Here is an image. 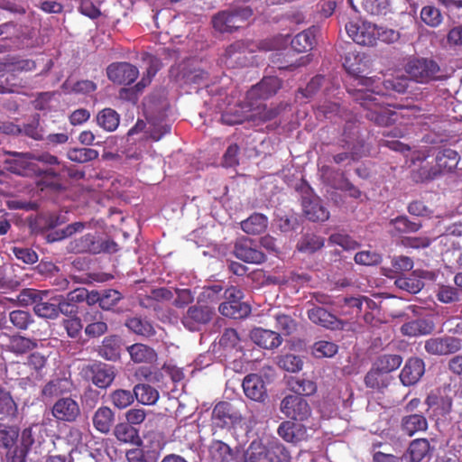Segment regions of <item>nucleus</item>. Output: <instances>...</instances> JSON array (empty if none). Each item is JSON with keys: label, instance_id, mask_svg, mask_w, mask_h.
Instances as JSON below:
<instances>
[{"label": "nucleus", "instance_id": "nucleus-63", "mask_svg": "<svg viewBox=\"0 0 462 462\" xmlns=\"http://www.w3.org/2000/svg\"><path fill=\"white\" fill-rule=\"evenodd\" d=\"M122 299L118 291L108 289L101 291L100 307L103 310H110Z\"/></svg>", "mask_w": 462, "mask_h": 462}, {"label": "nucleus", "instance_id": "nucleus-54", "mask_svg": "<svg viewBox=\"0 0 462 462\" xmlns=\"http://www.w3.org/2000/svg\"><path fill=\"white\" fill-rule=\"evenodd\" d=\"M390 225L397 233H414L421 227V224L411 222L405 216L392 219Z\"/></svg>", "mask_w": 462, "mask_h": 462}, {"label": "nucleus", "instance_id": "nucleus-60", "mask_svg": "<svg viewBox=\"0 0 462 462\" xmlns=\"http://www.w3.org/2000/svg\"><path fill=\"white\" fill-rule=\"evenodd\" d=\"M17 410L16 404L9 392L0 388V413L13 416Z\"/></svg>", "mask_w": 462, "mask_h": 462}, {"label": "nucleus", "instance_id": "nucleus-51", "mask_svg": "<svg viewBox=\"0 0 462 462\" xmlns=\"http://www.w3.org/2000/svg\"><path fill=\"white\" fill-rule=\"evenodd\" d=\"M66 93L90 94L97 89V85L91 80H80L74 84L66 81L62 85Z\"/></svg>", "mask_w": 462, "mask_h": 462}, {"label": "nucleus", "instance_id": "nucleus-31", "mask_svg": "<svg viewBox=\"0 0 462 462\" xmlns=\"http://www.w3.org/2000/svg\"><path fill=\"white\" fill-rule=\"evenodd\" d=\"M278 434L287 442H297L306 437V429L300 424L283 421L278 428Z\"/></svg>", "mask_w": 462, "mask_h": 462}, {"label": "nucleus", "instance_id": "nucleus-29", "mask_svg": "<svg viewBox=\"0 0 462 462\" xmlns=\"http://www.w3.org/2000/svg\"><path fill=\"white\" fill-rule=\"evenodd\" d=\"M434 329V323L428 319H417L405 322L401 327V332L404 336L418 337L430 334Z\"/></svg>", "mask_w": 462, "mask_h": 462}, {"label": "nucleus", "instance_id": "nucleus-18", "mask_svg": "<svg viewBox=\"0 0 462 462\" xmlns=\"http://www.w3.org/2000/svg\"><path fill=\"white\" fill-rule=\"evenodd\" d=\"M234 254L236 258L249 263H261L265 260L264 254L258 250L251 239L241 238L234 246Z\"/></svg>", "mask_w": 462, "mask_h": 462}, {"label": "nucleus", "instance_id": "nucleus-48", "mask_svg": "<svg viewBox=\"0 0 462 462\" xmlns=\"http://www.w3.org/2000/svg\"><path fill=\"white\" fill-rule=\"evenodd\" d=\"M98 157V152L92 148H74L68 152V158L76 162L84 163Z\"/></svg>", "mask_w": 462, "mask_h": 462}, {"label": "nucleus", "instance_id": "nucleus-9", "mask_svg": "<svg viewBox=\"0 0 462 462\" xmlns=\"http://www.w3.org/2000/svg\"><path fill=\"white\" fill-rule=\"evenodd\" d=\"M281 411L294 420L304 421L311 415V410L307 401L299 395H287L281 402Z\"/></svg>", "mask_w": 462, "mask_h": 462}, {"label": "nucleus", "instance_id": "nucleus-28", "mask_svg": "<svg viewBox=\"0 0 462 462\" xmlns=\"http://www.w3.org/2000/svg\"><path fill=\"white\" fill-rule=\"evenodd\" d=\"M431 447L426 439H417L410 443L408 450L404 455L407 462H421L430 455Z\"/></svg>", "mask_w": 462, "mask_h": 462}, {"label": "nucleus", "instance_id": "nucleus-42", "mask_svg": "<svg viewBox=\"0 0 462 462\" xmlns=\"http://www.w3.org/2000/svg\"><path fill=\"white\" fill-rule=\"evenodd\" d=\"M143 60L148 65L146 75L143 77L140 82L136 84L137 90H142L152 81V77L155 76L161 68L160 60L150 54H145Z\"/></svg>", "mask_w": 462, "mask_h": 462}, {"label": "nucleus", "instance_id": "nucleus-12", "mask_svg": "<svg viewBox=\"0 0 462 462\" xmlns=\"http://www.w3.org/2000/svg\"><path fill=\"white\" fill-rule=\"evenodd\" d=\"M242 415L239 411L227 402H218L212 411V422L218 428H230L239 424Z\"/></svg>", "mask_w": 462, "mask_h": 462}, {"label": "nucleus", "instance_id": "nucleus-57", "mask_svg": "<svg viewBox=\"0 0 462 462\" xmlns=\"http://www.w3.org/2000/svg\"><path fill=\"white\" fill-rule=\"evenodd\" d=\"M278 365L283 370L296 373L302 369L303 362L300 356L288 354L279 358Z\"/></svg>", "mask_w": 462, "mask_h": 462}, {"label": "nucleus", "instance_id": "nucleus-3", "mask_svg": "<svg viewBox=\"0 0 462 462\" xmlns=\"http://www.w3.org/2000/svg\"><path fill=\"white\" fill-rule=\"evenodd\" d=\"M287 43V39L265 41L259 44L254 42H236L226 50V56L227 59L226 62H228L229 66H234L235 64L246 66L249 63H252V61L246 57V54L254 52L255 48H258L260 51H267L281 49Z\"/></svg>", "mask_w": 462, "mask_h": 462}, {"label": "nucleus", "instance_id": "nucleus-55", "mask_svg": "<svg viewBox=\"0 0 462 462\" xmlns=\"http://www.w3.org/2000/svg\"><path fill=\"white\" fill-rule=\"evenodd\" d=\"M135 396L134 392L128 390H116L111 393V401L118 409H125L134 402Z\"/></svg>", "mask_w": 462, "mask_h": 462}, {"label": "nucleus", "instance_id": "nucleus-14", "mask_svg": "<svg viewBox=\"0 0 462 462\" xmlns=\"http://www.w3.org/2000/svg\"><path fill=\"white\" fill-rule=\"evenodd\" d=\"M215 309L209 305L189 307L182 318V324L190 331L199 330L201 325L210 321Z\"/></svg>", "mask_w": 462, "mask_h": 462}, {"label": "nucleus", "instance_id": "nucleus-16", "mask_svg": "<svg viewBox=\"0 0 462 462\" xmlns=\"http://www.w3.org/2000/svg\"><path fill=\"white\" fill-rule=\"evenodd\" d=\"M108 79L118 85H130L138 77V69L127 62H116L106 69Z\"/></svg>", "mask_w": 462, "mask_h": 462}, {"label": "nucleus", "instance_id": "nucleus-59", "mask_svg": "<svg viewBox=\"0 0 462 462\" xmlns=\"http://www.w3.org/2000/svg\"><path fill=\"white\" fill-rule=\"evenodd\" d=\"M421 20L431 27H437L442 22L440 11L431 5L424 6L420 12Z\"/></svg>", "mask_w": 462, "mask_h": 462}, {"label": "nucleus", "instance_id": "nucleus-5", "mask_svg": "<svg viewBox=\"0 0 462 462\" xmlns=\"http://www.w3.org/2000/svg\"><path fill=\"white\" fill-rule=\"evenodd\" d=\"M224 297L226 300L218 307V310L223 316L232 319H243L250 313V306L242 301L244 293L240 289L235 286L226 288L224 291Z\"/></svg>", "mask_w": 462, "mask_h": 462}, {"label": "nucleus", "instance_id": "nucleus-39", "mask_svg": "<svg viewBox=\"0 0 462 462\" xmlns=\"http://www.w3.org/2000/svg\"><path fill=\"white\" fill-rule=\"evenodd\" d=\"M136 400L144 405H152L159 399V392L149 384L140 383L134 388Z\"/></svg>", "mask_w": 462, "mask_h": 462}, {"label": "nucleus", "instance_id": "nucleus-56", "mask_svg": "<svg viewBox=\"0 0 462 462\" xmlns=\"http://www.w3.org/2000/svg\"><path fill=\"white\" fill-rule=\"evenodd\" d=\"M340 113L341 110L339 106L337 103L330 101H324L322 104L319 105L316 109V116L319 119H332L337 115L342 116Z\"/></svg>", "mask_w": 462, "mask_h": 462}, {"label": "nucleus", "instance_id": "nucleus-6", "mask_svg": "<svg viewBox=\"0 0 462 462\" xmlns=\"http://www.w3.org/2000/svg\"><path fill=\"white\" fill-rule=\"evenodd\" d=\"M459 155L452 149H443L436 156V166L431 168L422 167L419 171L421 181L433 180L440 174L451 172L458 163Z\"/></svg>", "mask_w": 462, "mask_h": 462}, {"label": "nucleus", "instance_id": "nucleus-40", "mask_svg": "<svg viewBox=\"0 0 462 462\" xmlns=\"http://www.w3.org/2000/svg\"><path fill=\"white\" fill-rule=\"evenodd\" d=\"M396 287L399 289L405 291L409 293H418L421 291L424 286L421 279L417 275V272H414L409 277H399L394 282Z\"/></svg>", "mask_w": 462, "mask_h": 462}, {"label": "nucleus", "instance_id": "nucleus-4", "mask_svg": "<svg viewBox=\"0 0 462 462\" xmlns=\"http://www.w3.org/2000/svg\"><path fill=\"white\" fill-rule=\"evenodd\" d=\"M406 72L411 79L426 84L433 80H441L439 66L432 60L413 59L406 65Z\"/></svg>", "mask_w": 462, "mask_h": 462}, {"label": "nucleus", "instance_id": "nucleus-2", "mask_svg": "<svg viewBox=\"0 0 462 462\" xmlns=\"http://www.w3.org/2000/svg\"><path fill=\"white\" fill-rule=\"evenodd\" d=\"M343 66L349 74L356 77L358 88L355 90V99L367 110L365 116L378 125H388L395 122L396 113L382 105L381 99L384 93L375 90L378 88L375 80L372 78L360 77L362 69L359 65L351 62L350 56L345 58Z\"/></svg>", "mask_w": 462, "mask_h": 462}, {"label": "nucleus", "instance_id": "nucleus-62", "mask_svg": "<svg viewBox=\"0 0 462 462\" xmlns=\"http://www.w3.org/2000/svg\"><path fill=\"white\" fill-rule=\"evenodd\" d=\"M381 261H382L381 254H379L378 253H376L374 251L365 250V251L358 252L355 255V262L357 264L370 266V265L378 264L381 263Z\"/></svg>", "mask_w": 462, "mask_h": 462}, {"label": "nucleus", "instance_id": "nucleus-21", "mask_svg": "<svg viewBox=\"0 0 462 462\" xmlns=\"http://www.w3.org/2000/svg\"><path fill=\"white\" fill-rule=\"evenodd\" d=\"M341 305L343 312L349 315H357L361 311L374 312L377 310V304L374 300L362 297H346L343 298Z\"/></svg>", "mask_w": 462, "mask_h": 462}, {"label": "nucleus", "instance_id": "nucleus-46", "mask_svg": "<svg viewBox=\"0 0 462 462\" xmlns=\"http://www.w3.org/2000/svg\"><path fill=\"white\" fill-rule=\"evenodd\" d=\"M289 387L291 391L295 393V395H311L316 393V383L311 380L292 378L289 381Z\"/></svg>", "mask_w": 462, "mask_h": 462}, {"label": "nucleus", "instance_id": "nucleus-22", "mask_svg": "<svg viewBox=\"0 0 462 462\" xmlns=\"http://www.w3.org/2000/svg\"><path fill=\"white\" fill-rule=\"evenodd\" d=\"M308 317L313 323L328 329H337L342 327L340 320L322 307L314 306L309 309Z\"/></svg>", "mask_w": 462, "mask_h": 462}, {"label": "nucleus", "instance_id": "nucleus-36", "mask_svg": "<svg viewBox=\"0 0 462 462\" xmlns=\"http://www.w3.org/2000/svg\"><path fill=\"white\" fill-rule=\"evenodd\" d=\"M241 228L249 235H258L265 231L268 226V218L263 214L254 213L241 222Z\"/></svg>", "mask_w": 462, "mask_h": 462}, {"label": "nucleus", "instance_id": "nucleus-41", "mask_svg": "<svg viewBox=\"0 0 462 462\" xmlns=\"http://www.w3.org/2000/svg\"><path fill=\"white\" fill-rule=\"evenodd\" d=\"M324 245V239L314 234H306L302 236L297 245L300 252L312 254Z\"/></svg>", "mask_w": 462, "mask_h": 462}, {"label": "nucleus", "instance_id": "nucleus-20", "mask_svg": "<svg viewBox=\"0 0 462 462\" xmlns=\"http://www.w3.org/2000/svg\"><path fill=\"white\" fill-rule=\"evenodd\" d=\"M425 373V363L421 358L410 357L404 364L399 378L404 386L416 384Z\"/></svg>", "mask_w": 462, "mask_h": 462}, {"label": "nucleus", "instance_id": "nucleus-13", "mask_svg": "<svg viewBox=\"0 0 462 462\" xmlns=\"http://www.w3.org/2000/svg\"><path fill=\"white\" fill-rule=\"evenodd\" d=\"M461 340L455 337L444 336L430 337L425 341V351L433 356H447L459 351Z\"/></svg>", "mask_w": 462, "mask_h": 462}, {"label": "nucleus", "instance_id": "nucleus-53", "mask_svg": "<svg viewBox=\"0 0 462 462\" xmlns=\"http://www.w3.org/2000/svg\"><path fill=\"white\" fill-rule=\"evenodd\" d=\"M222 291L223 287L220 283L204 287L199 297V303H205V305H208L210 303L217 302L221 298Z\"/></svg>", "mask_w": 462, "mask_h": 462}, {"label": "nucleus", "instance_id": "nucleus-44", "mask_svg": "<svg viewBox=\"0 0 462 462\" xmlns=\"http://www.w3.org/2000/svg\"><path fill=\"white\" fill-rule=\"evenodd\" d=\"M125 325L131 331L140 336L151 337L154 334L152 325L148 320L139 317L128 319Z\"/></svg>", "mask_w": 462, "mask_h": 462}, {"label": "nucleus", "instance_id": "nucleus-37", "mask_svg": "<svg viewBox=\"0 0 462 462\" xmlns=\"http://www.w3.org/2000/svg\"><path fill=\"white\" fill-rule=\"evenodd\" d=\"M99 355L106 360L116 361L120 356V339L116 336L104 338L99 347Z\"/></svg>", "mask_w": 462, "mask_h": 462}, {"label": "nucleus", "instance_id": "nucleus-52", "mask_svg": "<svg viewBox=\"0 0 462 462\" xmlns=\"http://www.w3.org/2000/svg\"><path fill=\"white\" fill-rule=\"evenodd\" d=\"M18 429L14 426L0 424V447L10 448L17 441Z\"/></svg>", "mask_w": 462, "mask_h": 462}, {"label": "nucleus", "instance_id": "nucleus-10", "mask_svg": "<svg viewBox=\"0 0 462 462\" xmlns=\"http://www.w3.org/2000/svg\"><path fill=\"white\" fill-rule=\"evenodd\" d=\"M143 131L145 132L150 139L157 142L171 132V125L162 117H149L147 118V123L138 120L134 126L128 131V136Z\"/></svg>", "mask_w": 462, "mask_h": 462}, {"label": "nucleus", "instance_id": "nucleus-23", "mask_svg": "<svg viewBox=\"0 0 462 462\" xmlns=\"http://www.w3.org/2000/svg\"><path fill=\"white\" fill-rule=\"evenodd\" d=\"M250 337L254 344L266 349L276 348L282 344V337L277 332L261 328H254Z\"/></svg>", "mask_w": 462, "mask_h": 462}, {"label": "nucleus", "instance_id": "nucleus-32", "mask_svg": "<svg viewBox=\"0 0 462 462\" xmlns=\"http://www.w3.org/2000/svg\"><path fill=\"white\" fill-rule=\"evenodd\" d=\"M131 359L137 364H152L157 360V354L152 347L143 344H134L127 347Z\"/></svg>", "mask_w": 462, "mask_h": 462}, {"label": "nucleus", "instance_id": "nucleus-43", "mask_svg": "<svg viewBox=\"0 0 462 462\" xmlns=\"http://www.w3.org/2000/svg\"><path fill=\"white\" fill-rule=\"evenodd\" d=\"M402 363V357L397 354H385L380 356L376 362L375 366L383 371L384 374H389L398 369Z\"/></svg>", "mask_w": 462, "mask_h": 462}, {"label": "nucleus", "instance_id": "nucleus-35", "mask_svg": "<svg viewBox=\"0 0 462 462\" xmlns=\"http://www.w3.org/2000/svg\"><path fill=\"white\" fill-rule=\"evenodd\" d=\"M37 341L23 336L15 335L9 338L5 348L17 356L23 355L36 348Z\"/></svg>", "mask_w": 462, "mask_h": 462}, {"label": "nucleus", "instance_id": "nucleus-25", "mask_svg": "<svg viewBox=\"0 0 462 462\" xmlns=\"http://www.w3.org/2000/svg\"><path fill=\"white\" fill-rule=\"evenodd\" d=\"M236 452L221 440H214L208 447L210 462H236Z\"/></svg>", "mask_w": 462, "mask_h": 462}, {"label": "nucleus", "instance_id": "nucleus-64", "mask_svg": "<svg viewBox=\"0 0 462 462\" xmlns=\"http://www.w3.org/2000/svg\"><path fill=\"white\" fill-rule=\"evenodd\" d=\"M270 462H288L289 453L281 444L273 445L265 453Z\"/></svg>", "mask_w": 462, "mask_h": 462}, {"label": "nucleus", "instance_id": "nucleus-1", "mask_svg": "<svg viewBox=\"0 0 462 462\" xmlns=\"http://www.w3.org/2000/svg\"><path fill=\"white\" fill-rule=\"evenodd\" d=\"M281 88V81L277 77H265L260 83L251 88L246 93L245 101L234 112H226L222 120L227 125L241 124L244 121L265 122L278 115L276 108H268L255 99H267L274 95Z\"/></svg>", "mask_w": 462, "mask_h": 462}, {"label": "nucleus", "instance_id": "nucleus-19", "mask_svg": "<svg viewBox=\"0 0 462 462\" xmlns=\"http://www.w3.org/2000/svg\"><path fill=\"white\" fill-rule=\"evenodd\" d=\"M51 413L57 420L73 422L79 416L80 409L74 399L64 397L53 404Z\"/></svg>", "mask_w": 462, "mask_h": 462}, {"label": "nucleus", "instance_id": "nucleus-15", "mask_svg": "<svg viewBox=\"0 0 462 462\" xmlns=\"http://www.w3.org/2000/svg\"><path fill=\"white\" fill-rule=\"evenodd\" d=\"M14 157V166L11 170L18 174H22V171L30 169L31 161H38L47 165L59 164V160L56 156L49 152H13Z\"/></svg>", "mask_w": 462, "mask_h": 462}, {"label": "nucleus", "instance_id": "nucleus-61", "mask_svg": "<svg viewBox=\"0 0 462 462\" xmlns=\"http://www.w3.org/2000/svg\"><path fill=\"white\" fill-rule=\"evenodd\" d=\"M400 38V33L391 28L376 25L375 32V45L377 42H382L387 44L397 42Z\"/></svg>", "mask_w": 462, "mask_h": 462}, {"label": "nucleus", "instance_id": "nucleus-38", "mask_svg": "<svg viewBox=\"0 0 462 462\" xmlns=\"http://www.w3.org/2000/svg\"><path fill=\"white\" fill-rule=\"evenodd\" d=\"M96 120L98 126L105 131L113 132L119 125L120 116L114 109L105 108L98 112Z\"/></svg>", "mask_w": 462, "mask_h": 462}, {"label": "nucleus", "instance_id": "nucleus-30", "mask_svg": "<svg viewBox=\"0 0 462 462\" xmlns=\"http://www.w3.org/2000/svg\"><path fill=\"white\" fill-rule=\"evenodd\" d=\"M317 32L318 29L316 27H311L298 33L291 40V48L298 52L312 50L316 44Z\"/></svg>", "mask_w": 462, "mask_h": 462}, {"label": "nucleus", "instance_id": "nucleus-24", "mask_svg": "<svg viewBox=\"0 0 462 462\" xmlns=\"http://www.w3.org/2000/svg\"><path fill=\"white\" fill-rule=\"evenodd\" d=\"M302 207L305 216L310 221H325L329 217V212L317 197L303 198Z\"/></svg>", "mask_w": 462, "mask_h": 462}, {"label": "nucleus", "instance_id": "nucleus-58", "mask_svg": "<svg viewBox=\"0 0 462 462\" xmlns=\"http://www.w3.org/2000/svg\"><path fill=\"white\" fill-rule=\"evenodd\" d=\"M383 374L384 373H383V371L379 370L375 365H374V367L366 374L365 377V385L373 389H380L385 387L387 383H385Z\"/></svg>", "mask_w": 462, "mask_h": 462}, {"label": "nucleus", "instance_id": "nucleus-26", "mask_svg": "<svg viewBox=\"0 0 462 462\" xmlns=\"http://www.w3.org/2000/svg\"><path fill=\"white\" fill-rule=\"evenodd\" d=\"M243 389L245 394L257 402L263 401L265 397V388L262 378L254 374H248L243 381Z\"/></svg>", "mask_w": 462, "mask_h": 462}, {"label": "nucleus", "instance_id": "nucleus-49", "mask_svg": "<svg viewBox=\"0 0 462 462\" xmlns=\"http://www.w3.org/2000/svg\"><path fill=\"white\" fill-rule=\"evenodd\" d=\"M9 320L17 329L25 330L33 322V318L28 311L16 310L9 313Z\"/></svg>", "mask_w": 462, "mask_h": 462}, {"label": "nucleus", "instance_id": "nucleus-7", "mask_svg": "<svg viewBox=\"0 0 462 462\" xmlns=\"http://www.w3.org/2000/svg\"><path fill=\"white\" fill-rule=\"evenodd\" d=\"M253 14L250 7L228 12L224 11L214 16V28L220 32H229L243 26L244 23Z\"/></svg>", "mask_w": 462, "mask_h": 462}, {"label": "nucleus", "instance_id": "nucleus-8", "mask_svg": "<svg viewBox=\"0 0 462 462\" xmlns=\"http://www.w3.org/2000/svg\"><path fill=\"white\" fill-rule=\"evenodd\" d=\"M348 36L357 44L375 46L376 24L367 21H352L346 24Z\"/></svg>", "mask_w": 462, "mask_h": 462}, {"label": "nucleus", "instance_id": "nucleus-33", "mask_svg": "<svg viewBox=\"0 0 462 462\" xmlns=\"http://www.w3.org/2000/svg\"><path fill=\"white\" fill-rule=\"evenodd\" d=\"M427 429L428 421L422 414L407 415L402 419V430L410 437Z\"/></svg>", "mask_w": 462, "mask_h": 462}, {"label": "nucleus", "instance_id": "nucleus-11", "mask_svg": "<svg viewBox=\"0 0 462 462\" xmlns=\"http://www.w3.org/2000/svg\"><path fill=\"white\" fill-rule=\"evenodd\" d=\"M81 374L99 388L108 387L115 379L116 374L111 365L102 363H93L84 365Z\"/></svg>", "mask_w": 462, "mask_h": 462}, {"label": "nucleus", "instance_id": "nucleus-27", "mask_svg": "<svg viewBox=\"0 0 462 462\" xmlns=\"http://www.w3.org/2000/svg\"><path fill=\"white\" fill-rule=\"evenodd\" d=\"M84 321L87 323L85 333L91 337H97L107 331V325L103 319L101 312L89 311L84 316Z\"/></svg>", "mask_w": 462, "mask_h": 462}, {"label": "nucleus", "instance_id": "nucleus-17", "mask_svg": "<svg viewBox=\"0 0 462 462\" xmlns=\"http://www.w3.org/2000/svg\"><path fill=\"white\" fill-rule=\"evenodd\" d=\"M425 402L428 406L429 416L436 421L445 419L452 409V399L438 393H430Z\"/></svg>", "mask_w": 462, "mask_h": 462}, {"label": "nucleus", "instance_id": "nucleus-45", "mask_svg": "<svg viewBox=\"0 0 462 462\" xmlns=\"http://www.w3.org/2000/svg\"><path fill=\"white\" fill-rule=\"evenodd\" d=\"M114 435L123 443H135L138 439V431L128 422L118 423L114 429Z\"/></svg>", "mask_w": 462, "mask_h": 462}, {"label": "nucleus", "instance_id": "nucleus-50", "mask_svg": "<svg viewBox=\"0 0 462 462\" xmlns=\"http://www.w3.org/2000/svg\"><path fill=\"white\" fill-rule=\"evenodd\" d=\"M337 350V346L328 340H319L312 346V354L317 358L332 357Z\"/></svg>", "mask_w": 462, "mask_h": 462}, {"label": "nucleus", "instance_id": "nucleus-47", "mask_svg": "<svg viewBox=\"0 0 462 462\" xmlns=\"http://www.w3.org/2000/svg\"><path fill=\"white\" fill-rule=\"evenodd\" d=\"M58 303L42 300V296L34 305L35 314L41 318L54 319L59 316Z\"/></svg>", "mask_w": 462, "mask_h": 462}, {"label": "nucleus", "instance_id": "nucleus-34", "mask_svg": "<svg viewBox=\"0 0 462 462\" xmlns=\"http://www.w3.org/2000/svg\"><path fill=\"white\" fill-rule=\"evenodd\" d=\"M115 415L112 410L106 406L99 407L93 415V425L101 433H107L114 423Z\"/></svg>", "mask_w": 462, "mask_h": 462}]
</instances>
